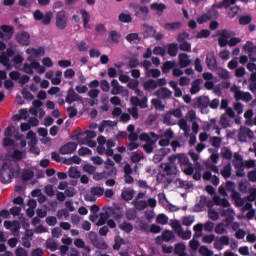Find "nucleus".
Wrapping results in <instances>:
<instances>
[{
    "label": "nucleus",
    "instance_id": "f257e3e1",
    "mask_svg": "<svg viewBox=\"0 0 256 256\" xmlns=\"http://www.w3.org/2000/svg\"><path fill=\"white\" fill-rule=\"evenodd\" d=\"M97 142L99 144V146L97 147V153H99V155H108L109 157H111V155H113V149H111V147H115V142L113 140H106L105 137L100 136L97 139Z\"/></svg>",
    "mask_w": 256,
    "mask_h": 256
},
{
    "label": "nucleus",
    "instance_id": "f03ea898",
    "mask_svg": "<svg viewBox=\"0 0 256 256\" xmlns=\"http://www.w3.org/2000/svg\"><path fill=\"white\" fill-rule=\"evenodd\" d=\"M140 141H145L146 144L143 146L144 151H146V153H153V145H155V143H157V135L155 134H151V136H149V134L143 133L139 136Z\"/></svg>",
    "mask_w": 256,
    "mask_h": 256
},
{
    "label": "nucleus",
    "instance_id": "7ed1b4c3",
    "mask_svg": "<svg viewBox=\"0 0 256 256\" xmlns=\"http://www.w3.org/2000/svg\"><path fill=\"white\" fill-rule=\"evenodd\" d=\"M97 134L93 131H87L79 135V143L81 145H88V147H95L97 143L91 139H95Z\"/></svg>",
    "mask_w": 256,
    "mask_h": 256
},
{
    "label": "nucleus",
    "instance_id": "20e7f679",
    "mask_svg": "<svg viewBox=\"0 0 256 256\" xmlns=\"http://www.w3.org/2000/svg\"><path fill=\"white\" fill-rule=\"evenodd\" d=\"M33 17L35 21H41L43 25H51V21L53 20V12L48 11L44 14L41 12V10H36L33 13Z\"/></svg>",
    "mask_w": 256,
    "mask_h": 256
},
{
    "label": "nucleus",
    "instance_id": "39448f33",
    "mask_svg": "<svg viewBox=\"0 0 256 256\" xmlns=\"http://www.w3.org/2000/svg\"><path fill=\"white\" fill-rule=\"evenodd\" d=\"M29 63H25L23 67V70L29 75H32L33 69L36 72H38L39 75H43V73H45L46 71L45 67L41 66L39 62L32 60V61H29Z\"/></svg>",
    "mask_w": 256,
    "mask_h": 256
},
{
    "label": "nucleus",
    "instance_id": "423d86ee",
    "mask_svg": "<svg viewBox=\"0 0 256 256\" xmlns=\"http://www.w3.org/2000/svg\"><path fill=\"white\" fill-rule=\"evenodd\" d=\"M26 139H28V144L30 146L31 153H35V155H39L41 153V150H39L37 145V136L33 131H29L26 135Z\"/></svg>",
    "mask_w": 256,
    "mask_h": 256
},
{
    "label": "nucleus",
    "instance_id": "0eeeda50",
    "mask_svg": "<svg viewBox=\"0 0 256 256\" xmlns=\"http://www.w3.org/2000/svg\"><path fill=\"white\" fill-rule=\"evenodd\" d=\"M7 49V45L5 42L0 41V51H5ZM15 55V52L13 49H7L5 54H2L0 56V63H3V65H7L9 63V58L13 57Z\"/></svg>",
    "mask_w": 256,
    "mask_h": 256
},
{
    "label": "nucleus",
    "instance_id": "6e6552de",
    "mask_svg": "<svg viewBox=\"0 0 256 256\" xmlns=\"http://www.w3.org/2000/svg\"><path fill=\"white\" fill-rule=\"evenodd\" d=\"M218 35L220 36L218 39V45L220 47H226V45L229 43V40L231 39V36L233 33L228 30H221L219 31Z\"/></svg>",
    "mask_w": 256,
    "mask_h": 256
},
{
    "label": "nucleus",
    "instance_id": "1a4fd4ad",
    "mask_svg": "<svg viewBox=\"0 0 256 256\" xmlns=\"http://www.w3.org/2000/svg\"><path fill=\"white\" fill-rule=\"evenodd\" d=\"M111 93L112 95H119L121 93H123V95H125V97H129V91L128 90H123V86H121V84H119V81L116 79H113L111 81Z\"/></svg>",
    "mask_w": 256,
    "mask_h": 256
},
{
    "label": "nucleus",
    "instance_id": "9d476101",
    "mask_svg": "<svg viewBox=\"0 0 256 256\" xmlns=\"http://www.w3.org/2000/svg\"><path fill=\"white\" fill-rule=\"evenodd\" d=\"M11 179H13V170L11 167L4 165L1 171L2 183H11Z\"/></svg>",
    "mask_w": 256,
    "mask_h": 256
},
{
    "label": "nucleus",
    "instance_id": "9b49d317",
    "mask_svg": "<svg viewBox=\"0 0 256 256\" xmlns=\"http://www.w3.org/2000/svg\"><path fill=\"white\" fill-rule=\"evenodd\" d=\"M13 37V27L2 25L0 27V39L4 41H9V39Z\"/></svg>",
    "mask_w": 256,
    "mask_h": 256
},
{
    "label": "nucleus",
    "instance_id": "f8f14e48",
    "mask_svg": "<svg viewBox=\"0 0 256 256\" xmlns=\"http://www.w3.org/2000/svg\"><path fill=\"white\" fill-rule=\"evenodd\" d=\"M56 26L58 29H65L67 27V13L60 11L56 15Z\"/></svg>",
    "mask_w": 256,
    "mask_h": 256
},
{
    "label": "nucleus",
    "instance_id": "ddd939ff",
    "mask_svg": "<svg viewBox=\"0 0 256 256\" xmlns=\"http://www.w3.org/2000/svg\"><path fill=\"white\" fill-rule=\"evenodd\" d=\"M150 9L155 14H157L158 17H161V15H163L165 10H167V5H165L164 3H160V2H154L150 5Z\"/></svg>",
    "mask_w": 256,
    "mask_h": 256
},
{
    "label": "nucleus",
    "instance_id": "4468645a",
    "mask_svg": "<svg viewBox=\"0 0 256 256\" xmlns=\"http://www.w3.org/2000/svg\"><path fill=\"white\" fill-rule=\"evenodd\" d=\"M90 221H92V223H95V225H98V226L105 225V222L107 221V214L106 213H100L99 215L92 214L90 215Z\"/></svg>",
    "mask_w": 256,
    "mask_h": 256
},
{
    "label": "nucleus",
    "instance_id": "2eb2a0df",
    "mask_svg": "<svg viewBox=\"0 0 256 256\" xmlns=\"http://www.w3.org/2000/svg\"><path fill=\"white\" fill-rule=\"evenodd\" d=\"M76 150H77V143L70 142L60 148V153L62 155H71V153H74Z\"/></svg>",
    "mask_w": 256,
    "mask_h": 256
},
{
    "label": "nucleus",
    "instance_id": "dca6fc26",
    "mask_svg": "<svg viewBox=\"0 0 256 256\" xmlns=\"http://www.w3.org/2000/svg\"><path fill=\"white\" fill-rule=\"evenodd\" d=\"M170 161H178L179 165H181L182 168L187 167L190 164L189 158H187V156H185V154L171 156Z\"/></svg>",
    "mask_w": 256,
    "mask_h": 256
},
{
    "label": "nucleus",
    "instance_id": "f3484780",
    "mask_svg": "<svg viewBox=\"0 0 256 256\" xmlns=\"http://www.w3.org/2000/svg\"><path fill=\"white\" fill-rule=\"evenodd\" d=\"M13 133H15V127L14 126H9L5 130V139H4V145L5 147H9V145H13V140H11L10 137H12Z\"/></svg>",
    "mask_w": 256,
    "mask_h": 256
},
{
    "label": "nucleus",
    "instance_id": "a211bd4d",
    "mask_svg": "<svg viewBox=\"0 0 256 256\" xmlns=\"http://www.w3.org/2000/svg\"><path fill=\"white\" fill-rule=\"evenodd\" d=\"M20 45H29L31 43V36L27 32H20L16 37Z\"/></svg>",
    "mask_w": 256,
    "mask_h": 256
},
{
    "label": "nucleus",
    "instance_id": "6ab92c4d",
    "mask_svg": "<svg viewBox=\"0 0 256 256\" xmlns=\"http://www.w3.org/2000/svg\"><path fill=\"white\" fill-rule=\"evenodd\" d=\"M173 131L172 130H166L164 134V138H162L159 142V145L161 147H167L171 143V139H173Z\"/></svg>",
    "mask_w": 256,
    "mask_h": 256
},
{
    "label": "nucleus",
    "instance_id": "aec40b11",
    "mask_svg": "<svg viewBox=\"0 0 256 256\" xmlns=\"http://www.w3.org/2000/svg\"><path fill=\"white\" fill-rule=\"evenodd\" d=\"M178 59L180 67H189V65L191 64V59H189V55L185 53L179 54Z\"/></svg>",
    "mask_w": 256,
    "mask_h": 256
},
{
    "label": "nucleus",
    "instance_id": "412c9836",
    "mask_svg": "<svg viewBox=\"0 0 256 256\" xmlns=\"http://www.w3.org/2000/svg\"><path fill=\"white\" fill-rule=\"evenodd\" d=\"M235 98L242 101H251V94L247 92H241V90L234 91Z\"/></svg>",
    "mask_w": 256,
    "mask_h": 256
},
{
    "label": "nucleus",
    "instance_id": "4be33fe9",
    "mask_svg": "<svg viewBox=\"0 0 256 256\" xmlns=\"http://www.w3.org/2000/svg\"><path fill=\"white\" fill-rule=\"evenodd\" d=\"M131 103L135 107H141V109L147 108V98H143L142 101L139 100L137 97H132L131 98Z\"/></svg>",
    "mask_w": 256,
    "mask_h": 256
},
{
    "label": "nucleus",
    "instance_id": "5701e85b",
    "mask_svg": "<svg viewBox=\"0 0 256 256\" xmlns=\"http://www.w3.org/2000/svg\"><path fill=\"white\" fill-rule=\"evenodd\" d=\"M121 197L124 201H131L135 197V191L131 189L122 190Z\"/></svg>",
    "mask_w": 256,
    "mask_h": 256
},
{
    "label": "nucleus",
    "instance_id": "b1692460",
    "mask_svg": "<svg viewBox=\"0 0 256 256\" xmlns=\"http://www.w3.org/2000/svg\"><path fill=\"white\" fill-rule=\"evenodd\" d=\"M4 227L6 229H10V231L15 233V231H19V222L5 221L4 222Z\"/></svg>",
    "mask_w": 256,
    "mask_h": 256
},
{
    "label": "nucleus",
    "instance_id": "393cba45",
    "mask_svg": "<svg viewBox=\"0 0 256 256\" xmlns=\"http://www.w3.org/2000/svg\"><path fill=\"white\" fill-rule=\"evenodd\" d=\"M162 168L166 171L168 175H177V166H171L169 164H162Z\"/></svg>",
    "mask_w": 256,
    "mask_h": 256
},
{
    "label": "nucleus",
    "instance_id": "a878e982",
    "mask_svg": "<svg viewBox=\"0 0 256 256\" xmlns=\"http://www.w3.org/2000/svg\"><path fill=\"white\" fill-rule=\"evenodd\" d=\"M26 53L28 56V61H33V59H36V57H39V50L35 48H28L26 50Z\"/></svg>",
    "mask_w": 256,
    "mask_h": 256
},
{
    "label": "nucleus",
    "instance_id": "bb28decb",
    "mask_svg": "<svg viewBox=\"0 0 256 256\" xmlns=\"http://www.w3.org/2000/svg\"><path fill=\"white\" fill-rule=\"evenodd\" d=\"M118 19L120 23H131V21H133V17H131V14H127L124 12L119 14Z\"/></svg>",
    "mask_w": 256,
    "mask_h": 256
},
{
    "label": "nucleus",
    "instance_id": "cd10ccee",
    "mask_svg": "<svg viewBox=\"0 0 256 256\" xmlns=\"http://www.w3.org/2000/svg\"><path fill=\"white\" fill-rule=\"evenodd\" d=\"M164 29H166V31H177V29H181V23L180 22L167 23L164 25Z\"/></svg>",
    "mask_w": 256,
    "mask_h": 256
},
{
    "label": "nucleus",
    "instance_id": "c85d7f7f",
    "mask_svg": "<svg viewBox=\"0 0 256 256\" xmlns=\"http://www.w3.org/2000/svg\"><path fill=\"white\" fill-rule=\"evenodd\" d=\"M233 163L236 167V169H242L243 168V158H241V155H239L238 153L234 154V160Z\"/></svg>",
    "mask_w": 256,
    "mask_h": 256
},
{
    "label": "nucleus",
    "instance_id": "c756f323",
    "mask_svg": "<svg viewBox=\"0 0 256 256\" xmlns=\"http://www.w3.org/2000/svg\"><path fill=\"white\" fill-rule=\"evenodd\" d=\"M79 99V96L77 93H75V90L70 89L68 92V96L66 97L67 103H73Z\"/></svg>",
    "mask_w": 256,
    "mask_h": 256
},
{
    "label": "nucleus",
    "instance_id": "7c9ffc66",
    "mask_svg": "<svg viewBox=\"0 0 256 256\" xmlns=\"http://www.w3.org/2000/svg\"><path fill=\"white\" fill-rule=\"evenodd\" d=\"M143 31L146 33L147 37H155V28H153V26L144 24Z\"/></svg>",
    "mask_w": 256,
    "mask_h": 256
},
{
    "label": "nucleus",
    "instance_id": "2f4dec72",
    "mask_svg": "<svg viewBox=\"0 0 256 256\" xmlns=\"http://www.w3.org/2000/svg\"><path fill=\"white\" fill-rule=\"evenodd\" d=\"M206 63L210 69H215L217 65V60H215V55L209 54L206 58Z\"/></svg>",
    "mask_w": 256,
    "mask_h": 256
},
{
    "label": "nucleus",
    "instance_id": "473e14b6",
    "mask_svg": "<svg viewBox=\"0 0 256 256\" xmlns=\"http://www.w3.org/2000/svg\"><path fill=\"white\" fill-rule=\"evenodd\" d=\"M63 78V72L56 71L54 74V78H52V85H61V81Z\"/></svg>",
    "mask_w": 256,
    "mask_h": 256
},
{
    "label": "nucleus",
    "instance_id": "72a5a7b5",
    "mask_svg": "<svg viewBox=\"0 0 256 256\" xmlns=\"http://www.w3.org/2000/svg\"><path fill=\"white\" fill-rule=\"evenodd\" d=\"M111 127H115L114 122L104 121V122H102L101 126L99 127V131H100V133H103V131H109V129H111Z\"/></svg>",
    "mask_w": 256,
    "mask_h": 256
},
{
    "label": "nucleus",
    "instance_id": "f704fd0d",
    "mask_svg": "<svg viewBox=\"0 0 256 256\" xmlns=\"http://www.w3.org/2000/svg\"><path fill=\"white\" fill-rule=\"evenodd\" d=\"M158 97H162V99H167L168 97H171L172 93L167 88H161L157 91Z\"/></svg>",
    "mask_w": 256,
    "mask_h": 256
},
{
    "label": "nucleus",
    "instance_id": "c9c22d12",
    "mask_svg": "<svg viewBox=\"0 0 256 256\" xmlns=\"http://www.w3.org/2000/svg\"><path fill=\"white\" fill-rule=\"evenodd\" d=\"M119 228L121 231H124V233H131L133 231V225H131L129 222L119 224Z\"/></svg>",
    "mask_w": 256,
    "mask_h": 256
},
{
    "label": "nucleus",
    "instance_id": "e433bc0d",
    "mask_svg": "<svg viewBox=\"0 0 256 256\" xmlns=\"http://www.w3.org/2000/svg\"><path fill=\"white\" fill-rule=\"evenodd\" d=\"M133 205L138 209V211H143V209H147V202L143 200H134Z\"/></svg>",
    "mask_w": 256,
    "mask_h": 256
},
{
    "label": "nucleus",
    "instance_id": "4c0bfd02",
    "mask_svg": "<svg viewBox=\"0 0 256 256\" xmlns=\"http://www.w3.org/2000/svg\"><path fill=\"white\" fill-rule=\"evenodd\" d=\"M66 165H81V159L79 156H73L65 160Z\"/></svg>",
    "mask_w": 256,
    "mask_h": 256
},
{
    "label": "nucleus",
    "instance_id": "58836bf2",
    "mask_svg": "<svg viewBox=\"0 0 256 256\" xmlns=\"http://www.w3.org/2000/svg\"><path fill=\"white\" fill-rule=\"evenodd\" d=\"M200 85H201V80H195L194 82H192L191 89H190V92L192 93V95L199 93Z\"/></svg>",
    "mask_w": 256,
    "mask_h": 256
},
{
    "label": "nucleus",
    "instance_id": "ea45409f",
    "mask_svg": "<svg viewBox=\"0 0 256 256\" xmlns=\"http://www.w3.org/2000/svg\"><path fill=\"white\" fill-rule=\"evenodd\" d=\"M156 223H159V225H167V223H169V217L165 214H159L156 218Z\"/></svg>",
    "mask_w": 256,
    "mask_h": 256
},
{
    "label": "nucleus",
    "instance_id": "a19ab883",
    "mask_svg": "<svg viewBox=\"0 0 256 256\" xmlns=\"http://www.w3.org/2000/svg\"><path fill=\"white\" fill-rule=\"evenodd\" d=\"M126 39L129 43H139V41H141V38H139V34L137 33L128 34Z\"/></svg>",
    "mask_w": 256,
    "mask_h": 256
},
{
    "label": "nucleus",
    "instance_id": "79ce46f5",
    "mask_svg": "<svg viewBox=\"0 0 256 256\" xmlns=\"http://www.w3.org/2000/svg\"><path fill=\"white\" fill-rule=\"evenodd\" d=\"M214 203L216 205H221L222 207H229V201L227 199L220 198L219 196L214 197Z\"/></svg>",
    "mask_w": 256,
    "mask_h": 256
},
{
    "label": "nucleus",
    "instance_id": "37998d69",
    "mask_svg": "<svg viewBox=\"0 0 256 256\" xmlns=\"http://www.w3.org/2000/svg\"><path fill=\"white\" fill-rule=\"evenodd\" d=\"M89 57L91 59H99L101 57V50L96 48H91L89 50Z\"/></svg>",
    "mask_w": 256,
    "mask_h": 256
},
{
    "label": "nucleus",
    "instance_id": "c03bdc74",
    "mask_svg": "<svg viewBox=\"0 0 256 256\" xmlns=\"http://www.w3.org/2000/svg\"><path fill=\"white\" fill-rule=\"evenodd\" d=\"M16 145L17 147H20V149H23L27 147V140H25L24 136H17L16 137Z\"/></svg>",
    "mask_w": 256,
    "mask_h": 256
},
{
    "label": "nucleus",
    "instance_id": "a18cd8bd",
    "mask_svg": "<svg viewBox=\"0 0 256 256\" xmlns=\"http://www.w3.org/2000/svg\"><path fill=\"white\" fill-rule=\"evenodd\" d=\"M211 35V31L208 29H203L196 34V39H207Z\"/></svg>",
    "mask_w": 256,
    "mask_h": 256
},
{
    "label": "nucleus",
    "instance_id": "49530a36",
    "mask_svg": "<svg viewBox=\"0 0 256 256\" xmlns=\"http://www.w3.org/2000/svg\"><path fill=\"white\" fill-rule=\"evenodd\" d=\"M253 21V17L251 15H244L239 18L240 25H249Z\"/></svg>",
    "mask_w": 256,
    "mask_h": 256
},
{
    "label": "nucleus",
    "instance_id": "de8ad7c7",
    "mask_svg": "<svg viewBox=\"0 0 256 256\" xmlns=\"http://www.w3.org/2000/svg\"><path fill=\"white\" fill-rule=\"evenodd\" d=\"M68 174L72 179H78V177H81V172H79L76 167L70 168Z\"/></svg>",
    "mask_w": 256,
    "mask_h": 256
},
{
    "label": "nucleus",
    "instance_id": "09e8293b",
    "mask_svg": "<svg viewBox=\"0 0 256 256\" xmlns=\"http://www.w3.org/2000/svg\"><path fill=\"white\" fill-rule=\"evenodd\" d=\"M173 67H175V62L172 61H167L162 68L163 73H169V71H171V69H173Z\"/></svg>",
    "mask_w": 256,
    "mask_h": 256
},
{
    "label": "nucleus",
    "instance_id": "8fccbe9b",
    "mask_svg": "<svg viewBox=\"0 0 256 256\" xmlns=\"http://www.w3.org/2000/svg\"><path fill=\"white\" fill-rule=\"evenodd\" d=\"M240 12H241V8H239L238 6H234L230 8V10L228 11V15L229 17H231V19H233V17H235L236 15H239Z\"/></svg>",
    "mask_w": 256,
    "mask_h": 256
},
{
    "label": "nucleus",
    "instance_id": "3c124183",
    "mask_svg": "<svg viewBox=\"0 0 256 256\" xmlns=\"http://www.w3.org/2000/svg\"><path fill=\"white\" fill-rule=\"evenodd\" d=\"M177 51H179V48L177 44H170L168 47V53L171 55V57H175L177 55Z\"/></svg>",
    "mask_w": 256,
    "mask_h": 256
},
{
    "label": "nucleus",
    "instance_id": "603ef678",
    "mask_svg": "<svg viewBox=\"0 0 256 256\" xmlns=\"http://www.w3.org/2000/svg\"><path fill=\"white\" fill-rule=\"evenodd\" d=\"M146 75H147L148 77L157 78V77H160V75H161V70H159V69L147 70V71H146Z\"/></svg>",
    "mask_w": 256,
    "mask_h": 256
},
{
    "label": "nucleus",
    "instance_id": "864d4df0",
    "mask_svg": "<svg viewBox=\"0 0 256 256\" xmlns=\"http://www.w3.org/2000/svg\"><path fill=\"white\" fill-rule=\"evenodd\" d=\"M83 171H85V173H89L90 175H93V173H95V171H97V168H95V166H93L91 164H85L83 166Z\"/></svg>",
    "mask_w": 256,
    "mask_h": 256
},
{
    "label": "nucleus",
    "instance_id": "5fc2aeb1",
    "mask_svg": "<svg viewBox=\"0 0 256 256\" xmlns=\"http://www.w3.org/2000/svg\"><path fill=\"white\" fill-rule=\"evenodd\" d=\"M173 237H175L173 235V232L172 231H169V230H166L162 233V239L163 241H171V239H173Z\"/></svg>",
    "mask_w": 256,
    "mask_h": 256
},
{
    "label": "nucleus",
    "instance_id": "6e6d98bb",
    "mask_svg": "<svg viewBox=\"0 0 256 256\" xmlns=\"http://www.w3.org/2000/svg\"><path fill=\"white\" fill-rule=\"evenodd\" d=\"M76 47L78 49V51H81V52H85L89 49V46L87 45V42L85 41H80L76 44Z\"/></svg>",
    "mask_w": 256,
    "mask_h": 256
},
{
    "label": "nucleus",
    "instance_id": "4d7b16f0",
    "mask_svg": "<svg viewBox=\"0 0 256 256\" xmlns=\"http://www.w3.org/2000/svg\"><path fill=\"white\" fill-rule=\"evenodd\" d=\"M109 37L114 43H119V39H121V35L117 31H111Z\"/></svg>",
    "mask_w": 256,
    "mask_h": 256
},
{
    "label": "nucleus",
    "instance_id": "13d9d810",
    "mask_svg": "<svg viewBox=\"0 0 256 256\" xmlns=\"http://www.w3.org/2000/svg\"><path fill=\"white\" fill-rule=\"evenodd\" d=\"M199 253L202 256H213V251L209 250L207 247L205 246H201L199 249Z\"/></svg>",
    "mask_w": 256,
    "mask_h": 256
},
{
    "label": "nucleus",
    "instance_id": "bf43d9fd",
    "mask_svg": "<svg viewBox=\"0 0 256 256\" xmlns=\"http://www.w3.org/2000/svg\"><path fill=\"white\" fill-rule=\"evenodd\" d=\"M157 87V82L155 80H148L144 83V89H155Z\"/></svg>",
    "mask_w": 256,
    "mask_h": 256
},
{
    "label": "nucleus",
    "instance_id": "052dcab7",
    "mask_svg": "<svg viewBox=\"0 0 256 256\" xmlns=\"http://www.w3.org/2000/svg\"><path fill=\"white\" fill-rule=\"evenodd\" d=\"M221 175H223L225 178L231 177V164L224 166L221 171Z\"/></svg>",
    "mask_w": 256,
    "mask_h": 256
},
{
    "label": "nucleus",
    "instance_id": "680f3d73",
    "mask_svg": "<svg viewBox=\"0 0 256 256\" xmlns=\"http://www.w3.org/2000/svg\"><path fill=\"white\" fill-rule=\"evenodd\" d=\"M198 103L200 107H208L209 105V97L207 96H202L198 99Z\"/></svg>",
    "mask_w": 256,
    "mask_h": 256
},
{
    "label": "nucleus",
    "instance_id": "e2e57ef3",
    "mask_svg": "<svg viewBox=\"0 0 256 256\" xmlns=\"http://www.w3.org/2000/svg\"><path fill=\"white\" fill-rule=\"evenodd\" d=\"M177 234L182 239H191V231H183L180 229V230H178Z\"/></svg>",
    "mask_w": 256,
    "mask_h": 256
},
{
    "label": "nucleus",
    "instance_id": "0e129e2a",
    "mask_svg": "<svg viewBox=\"0 0 256 256\" xmlns=\"http://www.w3.org/2000/svg\"><path fill=\"white\" fill-rule=\"evenodd\" d=\"M239 43H241V38L232 37V38L229 39L227 45L229 47H235V45H239Z\"/></svg>",
    "mask_w": 256,
    "mask_h": 256
},
{
    "label": "nucleus",
    "instance_id": "69168bd1",
    "mask_svg": "<svg viewBox=\"0 0 256 256\" xmlns=\"http://www.w3.org/2000/svg\"><path fill=\"white\" fill-rule=\"evenodd\" d=\"M91 193L92 195H97L98 197H101V195L105 193V190H103V188L101 187H94L91 189Z\"/></svg>",
    "mask_w": 256,
    "mask_h": 256
},
{
    "label": "nucleus",
    "instance_id": "338daca9",
    "mask_svg": "<svg viewBox=\"0 0 256 256\" xmlns=\"http://www.w3.org/2000/svg\"><path fill=\"white\" fill-rule=\"evenodd\" d=\"M42 65H43L44 69H45V67H48V68L53 67V60H51V58H49V57L43 58Z\"/></svg>",
    "mask_w": 256,
    "mask_h": 256
},
{
    "label": "nucleus",
    "instance_id": "774afa93",
    "mask_svg": "<svg viewBox=\"0 0 256 256\" xmlns=\"http://www.w3.org/2000/svg\"><path fill=\"white\" fill-rule=\"evenodd\" d=\"M183 172L185 173V175H193V166L190 164H188L187 166H183L182 167Z\"/></svg>",
    "mask_w": 256,
    "mask_h": 256
}]
</instances>
